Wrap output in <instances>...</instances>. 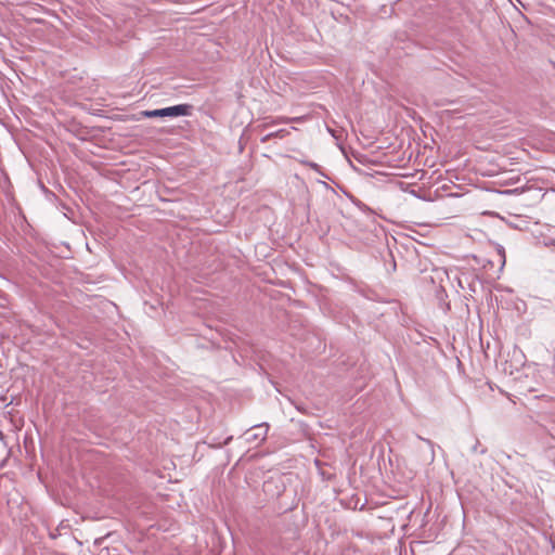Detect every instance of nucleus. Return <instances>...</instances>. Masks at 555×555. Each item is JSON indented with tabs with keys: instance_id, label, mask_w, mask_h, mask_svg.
<instances>
[{
	"instance_id": "1",
	"label": "nucleus",
	"mask_w": 555,
	"mask_h": 555,
	"mask_svg": "<svg viewBox=\"0 0 555 555\" xmlns=\"http://www.w3.org/2000/svg\"><path fill=\"white\" fill-rule=\"evenodd\" d=\"M162 112L164 113V117L189 116L191 114V105L179 104L162 108Z\"/></svg>"
},
{
	"instance_id": "2",
	"label": "nucleus",
	"mask_w": 555,
	"mask_h": 555,
	"mask_svg": "<svg viewBox=\"0 0 555 555\" xmlns=\"http://www.w3.org/2000/svg\"><path fill=\"white\" fill-rule=\"evenodd\" d=\"M142 116L147 118H154V117H164V113L162 112V108L159 109H153V111H143Z\"/></svg>"
},
{
	"instance_id": "3",
	"label": "nucleus",
	"mask_w": 555,
	"mask_h": 555,
	"mask_svg": "<svg viewBox=\"0 0 555 555\" xmlns=\"http://www.w3.org/2000/svg\"><path fill=\"white\" fill-rule=\"evenodd\" d=\"M285 133H286L285 130H279L278 132H275L274 134H270L269 137L275 135V137L283 138Z\"/></svg>"
}]
</instances>
